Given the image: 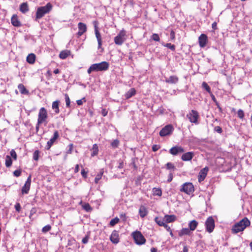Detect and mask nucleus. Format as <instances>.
<instances>
[{
    "mask_svg": "<svg viewBox=\"0 0 252 252\" xmlns=\"http://www.w3.org/2000/svg\"><path fill=\"white\" fill-rule=\"evenodd\" d=\"M139 214L141 218L145 217L148 214L146 208L144 206H141L139 209Z\"/></svg>",
    "mask_w": 252,
    "mask_h": 252,
    "instance_id": "22",
    "label": "nucleus"
},
{
    "mask_svg": "<svg viewBox=\"0 0 252 252\" xmlns=\"http://www.w3.org/2000/svg\"><path fill=\"white\" fill-rule=\"evenodd\" d=\"M39 152L38 150H36L33 154V158L35 160H37L39 158Z\"/></svg>",
    "mask_w": 252,
    "mask_h": 252,
    "instance_id": "41",
    "label": "nucleus"
},
{
    "mask_svg": "<svg viewBox=\"0 0 252 252\" xmlns=\"http://www.w3.org/2000/svg\"><path fill=\"white\" fill-rule=\"evenodd\" d=\"M152 38L153 40L156 41H159L160 40V38L159 37V36L157 33H154L152 35Z\"/></svg>",
    "mask_w": 252,
    "mask_h": 252,
    "instance_id": "45",
    "label": "nucleus"
},
{
    "mask_svg": "<svg viewBox=\"0 0 252 252\" xmlns=\"http://www.w3.org/2000/svg\"><path fill=\"white\" fill-rule=\"evenodd\" d=\"M94 32L95 37L97 39V41L98 42V49H100L102 46V38L101 34L98 31V28L96 25L94 26Z\"/></svg>",
    "mask_w": 252,
    "mask_h": 252,
    "instance_id": "17",
    "label": "nucleus"
},
{
    "mask_svg": "<svg viewBox=\"0 0 252 252\" xmlns=\"http://www.w3.org/2000/svg\"><path fill=\"white\" fill-rule=\"evenodd\" d=\"M250 224L251 222L247 218H244L233 226L231 229L232 233L236 234L243 231L247 227L250 226Z\"/></svg>",
    "mask_w": 252,
    "mask_h": 252,
    "instance_id": "1",
    "label": "nucleus"
},
{
    "mask_svg": "<svg viewBox=\"0 0 252 252\" xmlns=\"http://www.w3.org/2000/svg\"><path fill=\"white\" fill-rule=\"evenodd\" d=\"M18 88L20 92L22 94H28V91L26 89L25 86L22 84H19L18 86Z\"/></svg>",
    "mask_w": 252,
    "mask_h": 252,
    "instance_id": "30",
    "label": "nucleus"
},
{
    "mask_svg": "<svg viewBox=\"0 0 252 252\" xmlns=\"http://www.w3.org/2000/svg\"><path fill=\"white\" fill-rule=\"evenodd\" d=\"M164 46L169 48L172 51H174L175 49V46L173 44H171V43H167Z\"/></svg>",
    "mask_w": 252,
    "mask_h": 252,
    "instance_id": "46",
    "label": "nucleus"
},
{
    "mask_svg": "<svg viewBox=\"0 0 252 252\" xmlns=\"http://www.w3.org/2000/svg\"><path fill=\"white\" fill-rule=\"evenodd\" d=\"M20 10L23 13H25L29 11V7L27 3H22L20 6Z\"/></svg>",
    "mask_w": 252,
    "mask_h": 252,
    "instance_id": "24",
    "label": "nucleus"
},
{
    "mask_svg": "<svg viewBox=\"0 0 252 252\" xmlns=\"http://www.w3.org/2000/svg\"><path fill=\"white\" fill-rule=\"evenodd\" d=\"M72 147H73V145L72 144L69 145V149L67 152V154L71 153L72 150Z\"/></svg>",
    "mask_w": 252,
    "mask_h": 252,
    "instance_id": "62",
    "label": "nucleus"
},
{
    "mask_svg": "<svg viewBox=\"0 0 252 252\" xmlns=\"http://www.w3.org/2000/svg\"><path fill=\"white\" fill-rule=\"evenodd\" d=\"M36 212V209L35 208H32L31 210L30 211V218H31L32 215H33L34 214H35Z\"/></svg>",
    "mask_w": 252,
    "mask_h": 252,
    "instance_id": "51",
    "label": "nucleus"
},
{
    "mask_svg": "<svg viewBox=\"0 0 252 252\" xmlns=\"http://www.w3.org/2000/svg\"><path fill=\"white\" fill-rule=\"evenodd\" d=\"M153 192L154 195H157L160 196L162 195V191L160 189L154 188L153 189Z\"/></svg>",
    "mask_w": 252,
    "mask_h": 252,
    "instance_id": "33",
    "label": "nucleus"
},
{
    "mask_svg": "<svg viewBox=\"0 0 252 252\" xmlns=\"http://www.w3.org/2000/svg\"><path fill=\"white\" fill-rule=\"evenodd\" d=\"M60 101L58 100L55 101L53 102L52 108L53 109L55 110V112L56 113H59L60 112L59 105Z\"/></svg>",
    "mask_w": 252,
    "mask_h": 252,
    "instance_id": "28",
    "label": "nucleus"
},
{
    "mask_svg": "<svg viewBox=\"0 0 252 252\" xmlns=\"http://www.w3.org/2000/svg\"><path fill=\"white\" fill-rule=\"evenodd\" d=\"M194 156V153L193 152H188L183 154L181 157L182 160L185 161H190Z\"/></svg>",
    "mask_w": 252,
    "mask_h": 252,
    "instance_id": "16",
    "label": "nucleus"
},
{
    "mask_svg": "<svg viewBox=\"0 0 252 252\" xmlns=\"http://www.w3.org/2000/svg\"><path fill=\"white\" fill-rule=\"evenodd\" d=\"M109 63L106 62H102L98 63L92 64L87 70L88 74H91L93 71H105L108 69Z\"/></svg>",
    "mask_w": 252,
    "mask_h": 252,
    "instance_id": "2",
    "label": "nucleus"
},
{
    "mask_svg": "<svg viewBox=\"0 0 252 252\" xmlns=\"http://www.w3.org/2000/svg\"><path fill=\"white\" fill-rule=\"evenodd\" d=\"M197 224H198V222L196 220H191V221H190V222L189 224V229L191 231L194 230L195 229V228H196Z\"/></svg>",
    "mask_w": 252,
    "mask_h": 252,
    "instance_id": "29",
    "label": "nucleus"
},
{
    "mask_svg": "<svg viewBox=\"0 0 252 252\" xmlns=\"http://www.w3.org/2000/svg\"><path fill=\"white\" fill-rule=\"evenodd\" d=\"M119 144V141L118 140H115L111 143V146L113 148H117Z\"/></svg>",
    "mask_w": 252,
    "mask_h": 252,
    "instance_id": "44",
    "label": "nucleus"
},
{
    "mask_svg": "<svg viewBox=\"0 0 252 252\" xmlns=\"http://www.w3.org/2000/svg\"><path fill=\"white\" fill-rule=\"evenodd\" d=\"M35 59V56L33 54H29L27 57V61L30 64H32L34 63Z\"/></svg>",
    "mask_w": 252,
    "mask_h": 252,
    "instance_id": "27",
    "label": "nucleus"
},
{
    "mask_svg": "<svg viewBox=\"0 0 252 252\" xmlns=\"http://www.w3.org/2000/svg\"><path fill=\"white\" fill-rule=\"evenodd\" d=\"M110 240L113 244H118L119 242V232L117 230L113 231L110 237Z\"/></svg>",
    "mask_w": 252,
    "mask_h": 252,
    "instance_id": "14",
    "label": "nucleus"
},
{
    "mask_svg": "<svg viewBox=\"0 0 252 252\" xmlns=\"http://www.w3.org/2000/svg\"><path fill=\"white\" fill-rule=\"evenodd\" d=\"M126 32L124 30L120 31L119 33L114 38V42L116 44L121 45L126 40Z\"/></svg>",
    "mask_w": 252,
    "mask_h": 252,
    "instance_id": "6",
    "label": "nucleus"
},
{
    "mask_svg": "<svg viewBox=\"0 0 252 252\" xmlns=\"http://www.w3.org/2000/svg\"><path fill=\"white\" fill-rule=\"evenodd\" d=\"M166 168L167 169H175V167L173 164L170 162H168L166 164Z\"/></svg>",
    "mask_w": 252,
    "mask_h": 252,
    "instance_id": "47",
    "label": "nucleus"
},
{
    "mask_svg": "<svg viewBox=\"0 0 252 252\" xmlns=\"http://www.w3.org/2000/svg\"><path fill=\"white\" fill-rule=\"evenodd\" d=\"M184 152V149L180 146L173 147L169 150V153L173 156H176L179 154L183 153Z\"/></svg>",
    "mask_w": 252,
    "mask_h": 252,
    "instance_id": "11",
    "label": "nucleus"
},
{
    "mask_svg": "<svg viewBox=\"0 0 252 252\" xmlns=\"http://www.w3.org/2000/svg\"><path fill=\"white\" fill-rule=\"evenodd\" d=\"M168 231H171V228L170 226H169L166 223H164V225L163 226Z\"/></svg>",
    "mask_w": 252,
    "mask_h": 252,
    "instance_id": "59",
    "label": "nucleus"
},
{
    "mask_svg": "<svg viewBox=\"0 0 252 252\" xmlns=\"http://www.w3.org/2000/svg\"><path fill=\"white\" fill-rule=\"evenodd\" d=\"M172 179H173V174L172 173H171L169 174L168 179L167 181L168 182H170L172 180Z\"/></svg>",
    "mask_w": 252,
    "mask_h": 252,
    "instance_id": "60",
    "label": "nucleus"
},
{
    "mask_svg": "<svg viewBox=\"0 0 252 252\" xmlns=\"http://www.w3.org/2000/svg\"><path fill=\"white\" fill-rule=\"evenodd\" d=\"M159 148H160L159 146L157 145H154L152 146V150L154 152H156L159 149Z\"/></svg>",
    "mask_w": 252,
    "mask_h": 252,
    "instance_id": "55",
    "label": "nucleus"
},
{
    "mask_svg": "<svg viewBox=\"0 0 252 252\" xmlns=\"http://www.w3.org/2000/svg\"><path fill=\"white\" fill-rule=\"evenodd\" d=\"M48 118L47 110L44 107H42L39 109L37 122L38 124H42L44 123H47L46 120Z\"/></svg>",
    "mask_w": 252,
    "mask_h": 252,
    "instance_id": "5",
    "label": "nucleus"
},
{
    "mask_svg": "<svg viewBox=\"0 0 252 252\" xmlns=\"http://www.w3.org/2000/svg\"><path fill=\"white\" fill-rule=\"evenodd\" d=\"M205 226L207 231L209 233H211L215 227L214 220L212 217H209L206 220L205 222Z\"/></svg>",
    "mask_w": 252,
    "mask_h": 252,
    "instance_id": "8",
    "label": "nucleus"
},
{
    "mask_svg": "<svg viewBox=\"0 0 252 252\" xmlns=\"http://www.w3.org/2000/svg\"><path fill=\"white\" fill-rule=\"evenodd\" d=\"M174 130V127L171 125H168L163 127L159 132L161 137H164L172 134Z\"/></svg>",
    "mask_w": 252,
    "mask_h": 252,
    "instance_id": "7",
    "label": "nucleus"
},
{
    "mask_svg": "<svg viewBox=\"0 0 252 252\" xmlns=\"http://www.w3.org/2000/svg\"><path fill=\"white\" fill-rule=\"evenodd\" d=\"M136 94V91L134 88L130 89L125 94L126 98L128 99L134 95Z\"/></svg>",
    "mask_w": 252,
    "mask_h": 252,
    "instance_id": "25",
    "label": "nucleus"
},
{
    "mask_svg": "<svg viewBox=\"0 0 252 252\" xmlns=\"http://www.w3.org/2000/svg\"><path fill=\"white\" fill-rule=\"evenodd\" d=\"M10 155L14 159H16L17 154L14 150H12L10 151Z\"/></svg>",
    "mask_w": 252,
    "mask_h": 252,
    "instance_id": "49",
    "label": "nucleus"
},
{
    "mask_svg": "<svg viewBox=\"0 0 252 252\" xmlns=\"http://www.w3.org/2000/svg\"><path fill=\"white\" fill-rule=\"evenodd\" d=\"M237 114H238V117L240 119H243V118L244 117V111L242 110L239 109L238 111Z\"/></svg>",
    "mask_w": 252,
    "mask_h": 252,
    "instance_id": "42",
    "label": "nucleus"
},
{
    "mask_svg": "<svg viewBox=\"0 0 252 252\" xmlns=\"http://www.w3.org/2000/svg\"><path fill=\"white\" fill-rule=\"evenodd\" d=\"M170 38L171 39H174L175 38V32L173 31H172L170 32Z\"/></svg>",
    "mask_w": 252,
    "mask_h": 252,
    "instance_id": "61",
    "label": "nucleus"
},
{
    "mask_svg": "<svg viewBox=\"0 0 252 252\" xmlns=\"http://www.w3.org/2000/svg\"><path fill=\"white\" fill-rule=\"evenodd\" d=\"M199 117L198 112L195 110H191V112L187 115V117L191 123L197 124Z\"/></svg>",
    "mask_w": 252,
    "mask_h": 252,
    "instance_id": "10",
    "label": "nucleus"
},
{
    "mask_svg": "<svg viewBox=\"0 0 252 252\" xmlns=\"http://www.w3.org/2000/svg\"><path fill=\"white\" fill-rule=\"evenodd\" d=\"M11 23L15 27H20L21 26V23L18 19L17 15H14L11 17Z\"/></svg>",
    "mask_w": 252,
    "mask_h": 252,
    "instance_id": "21",
    "label": "nucleus"
},
{
    "mask_svg": "<svg viewBox=\"0 0 252 252\" xmlns=\"http://www.w3.org/2000/svg\"><path fill=\"white\" fill-rule=\"evenodd\" d=\"M132 236L137 245H141L145 243L146 239L140 231L133 232Z\"/></svg>",
    "mask_w": 252,
    "mask_h": 252,
    "instance_id": "4",
    "label": "nucleus"
},
{
    "mask_svg": "<svg viewBox=\"0 0 252 252\" xmlns=\"http://www.w3.org/2000/svg\"><path fill=\"white\" fill-rule=\"evenodd\" d=\"M51 229V226L50 225H47L43 227L42 229V231L43 233H46L50 231Z\"/></svg>",
    "mask_w": 252,
    "mask_h": 252,
    "instance_id": "40",
    "label": "nucleus"
},
{
    "mask_svg": "<svg viewBox=\"0 0 252 252\" xmlns=\"http://www.w3.org/2000/svg\"><path fill=\"white\" fill-rule=\"evenodd\" d=\"M183 252H188V248L187 246H185L184 247Z\"/></svg>",
    "mask_w": 252,
    "mask_h": 252,
    "instance_id": "64",
    "label": "nucleus"
},
{
    "mask_svg": "<svg viewBox=\"0 0 252 252\" xmlns=\"http://www.w3.org/2000/svg\"><path fill=\"white\" fill-rule=\"evenodd\" d=\"M78 32L77 34L79 36H81L87 31L86 25L84 23L80 22L78 24Z\"/></svg>",
    "mask_w": 252,
    "mask_h": 252,
    "instance_id": "18",
    "label": "nucleus"
},
{
    "mask_svg": "<svg viewBox=\"0 0 252 252\" xmlns=\"http://www.w3.org/2000/svg\"><path fill=\"white\" fill-rule=\"evenodd\" d=\"M208 170L209 168L207 167H205L200 171L198 178L199 182H201L204 180L207 176Z\"/></svg>",
    "mask_w": 252,
    "mask_h": 252,
    "instance_id": "15",
    "label": "nucleus"
},
{
    "mask_svg": "<svg viewBox=\"0 0 252 252\" xmlns=\"http://www.w3.org/2000/svg\"><path fill=\"white\" fill-rule=\"evenodd\" d=\"M51 9L52 5L50 3H48L45 6L39 7L36 12V18H41L45 14L49 13Z\"/></svg>",
    "mask_w": 252,
    "mask_h": 252,
    "instance_id": "3",
    "label": "nucleus"
},
{
    "mask_svg": "<svg viewBox=\"0 0 252 252\" xmlns=\"http://www.w3.org/2000/svg\"><path fill=\"white\" fill-rule=\"evenodd\" d=\"M119 221V219L117 217L115 218L114 219L111 220L110 222V225L112 226H114L115 224L118 223Z\"/></svg>",
    "mask_w": 252,
    "mask_h": 252,
    "instance_id": "38",
    "label": "nucleus"
},
{
    "mask_svg": "<svg viewBox=\"0 0 252 252\" xmlns=\"http://www.w3.org/2000/svg\"><path fill=\"white\" fill-rule=\"evenodd\" d=\"M179 79L176 76H171L169 78L165 79V82L170 84H176L178 82Z\"/></svg>",
    "mask_w": 252,
    "mask_h": 252,
    "instance_id": "20",
    "label": "nucleus"
},
{
    "mask_svg": "<svg viewBox=\"0 0 252 252\" xmlns=\"http://www.w3.org/2000/svg\"><path fill=\"white\" fill-rule=\"evenodd\" d=\"M83 101H84V102H86V99H85V97L81 99H79V100H77V104L78 105H81L83 104Z\"/></svg>",
    "mask_w": 252,
    "mask_h": 252,
    "instance_id": "53",
    "label": "nucleus"
},
{
    "mask_svg": "<svg viewBox=\"0 0 252 252\" xmlns=\"http://www.w3.org/2000/svg\"><path fill=\"white\" fill-rule=\"evenodd\" d=\"M103 174V169H101L99 173L97 174L96 177L94 179V182L95 184H97L98 181L101 179Z\"/></svg>",
    "mask_w": 252,
    "mask_h": 252,
    "instance_id": "35",
    "label": "nucleus"
},
{
    "mask_svg": "<svg viewBox=\"0 0 252 252\" xmlns=\"http://www.w3.org/2000/svg\"><path fill=\"white\" fill-rule=\"evenodd\" d=\"M92 150L93 151L92 153L91 154L92 157H94V156L97 155L98 152V146L96 144H94L93 145Z\"/></svg>",
    "mask_w": 252,
    "mask_h": 252,
    "instance_id": "32",
    "label": "nucleus"
},
{
    "mask_svg": "<svg viewBox=\"0 0 252 252\" xmlns=\"http://www.w3.org/2000/svg\"><path fill=\"white\" fill-rule=\"evenodd\" d=\"M31 184V176H30L28 178L24 186L23 187V188L22 189V194H28L29 193V191L30 189Z\"/></svg>",
    "mask_w": 252,
    "mask_h": 252,
    "instance_id": "13",
    "label": "nucleus"
},
{
    "mask_svg": "<svg viewBox=\"0 0 252 252\" xmlns=\"http://www.w3.org/2000/svg\"><path fill=\"white\" fill-rule=\"evenodd\" d=\"M75 173H77L79 171V165L76 164L75 168Z\"/></svg>",
    "mask_w": 252,
    "mask_h": 252,
    "instance_id": "63",
    "label": "nucleus"
},
{
    "mask_svg": "<svg viewBox=\"0 0 252 252\" xmlns=\"http://www.w3.org/2000/svg\"><path fill=\"white\" fill-rule=\"evenodd\" d=\"M59 137V134L58 131L57 130L55 131L53 136L47 142L46 145V149L47 150H49L51 147Z\"/></svg>",
    "mask_w": 252,
    "mask_h": 252,
    "instance_id": "12",
    "label": "nucleus"
},
{
    "mask_svg": "<svg viewBox=\"0 0 252 252\" xmlns=\"http://www.w3.org/2000/svg\"><path fill=\"white\" fill-rule=\"evenodd\" d=\"M202 86L204 89L206 90L207 92H208L209 94H211V88L208 85L207 83L203 82L202 83Z\"/></svg>",
    "mask_w": 252,
    "mask_h": 252,
    "instance_id": "37",
    "label": "nucleus"
},
{
    "mask_svg": "<svg viewBox=\"0 0 252 252\" xmlns=\"http://www.w3.org/2000/svg\"><path fill=\"white\" fill-rule=\"evenodd\" d=\"M210 94H211V96L212 99L213 100V101L215 102L216 103V105L218 106V107L220 109V110H221V108L219 106V104L217 102V100H216L215 96L212 93Z\"/></svg>",
    "mask_w": 252,
    "mask_h": 252,
    "instance_id": "50",
    "label": "nucleus"
},
{
    "mask_svg": "<svg viewBox=\"0 0 252 252\" xmlns=\"http://www.w3.org/2000/svg\"><path fill=\"white\" fill-rule=\"evenodd\" d=\"M163 219L165 222H171L175 220V217L174 215H165Z\"/></svg>",
    "mask_w": 252,
    "mask_h": 252,
    "instance_id": "26",
    "label": "nucleus"
},
{
    "mask_svg": "<svg viewBox=\"0 0 252 252\" xmlns=\"http://www.w3.org/2000/svg\"><path fill=\"white\" fill-rule=\"evenodd\" d=\"M89 237L88 235L86 236L84 238H83L82 240V242L83 244H87L88 242Z\"/></svg>",
    "mask_w": 252,
    "mask_h": 252,
    "instance_id": "52",
    "label": "nucleus"
},
{
    "mask_svg": "<svg viewBox=\"0 0 252 252\" xmlns=\"http://www.w3.org/2000/svg\"><path fill=\"white\" fill-rule=\"evenodd\" d=\"M87 173L85 171L84 169H83L82 171H81V175L82 176L84 177V178H86L87 177Z\"/></svg>",
    "mask_w": 252,
    "mask_h": 252,
    "instance_id": "58",
    "label": "nucleus"
},
{
    "mask_svg": "<svg viewBox=\"0 0 252 252\" xmlns=\"http://www.w3.org/2000/svg\"><path fill=\"white\" fill-rule=\"evenodd\" d=\"M65 100L66 106L67 107H69L70 106V99H69V96L67 94H65Z\"/></svg>",
    "mask_w": 252,
    "mask_h": 252,
    "instance_id": "43",
    "label": "nucleus"
},
{
    "mask_svg": "<svg viewBox=\"0 0 252 252\" xmlns=\"http://www.w3.org/2000/svg\"><path fill=\"white\" fill-rule=\"evenodd\" d=\"M21 174V170H16L14 171L13 175L16 177H19Z\"/></svg>",
    "mask_w": 252,
    "mask_h": 252,
    "instance_id": "48",
    "label": "nucleus"
},
{
    "mask_svg": "<svg viewBox=\"0 0 252 252\" xmlns=\"http://www.w3.org/2000/svg\"><path fill=\"white\" fill-rule=\"evenodd\" d=\"M199 44L201 47L205 46L207 41V36L204 34H201L199 37Z\"/></svg>",
    "mask_w": 252,
    "mask_h": 252,
    "instance_id": "19",
    "label": "nucleus"
},
{
    "mask_svg": "<svg viewBox=\"0 0 252 252\" xmlns=\"http://www.w3.org/2000/svg\"><path fill=\"white\" fill-rule=\"evenodd\" d=\"M155 221L157 223V224L159 226H163L164 225V223H165L164 219L162 220L158 217H156L155 219Z\"/></svg>",
    "mask_w": 252,
    "mask_h": 252,
    "instance_id": "36",
    "label": "nucleus"
},
{
    "mask_svg": "<svg viewBox=\"0 0 252 252\" xmlns=\"http://www.w3.org/2000/svg\"><path fill=\"white\" fill-rule=\"evenodd\" d=\"M70 54V52L69 50H65L62 51L59 57L62 59H66L68 56H69Z\"/></svg>",
    "mask_w": 252,
    "mask_h": 252,
    "instance_id": "23",
    "label": "nucleus"
},
{
    "mask_svg": "<svg viewBox=\"0 0 252 252\" xmlns=\"http://www.w3.org/2000/svg\"><path fill=\"white\" fill-rule=\"evenodd\" d=\"M190 231L189 228H183L179 232V236H182L185 235H189Z\"/></svg>",
    "mask_w": 252,
    "mask_h": 252,
    "instance_id": "31",
    "label": "nucleus"
},
{
    "mask_svg": "<svg viewBox=\"0 0 252 252\" xmlns=\"http://www.w3.org/2000/svg\"><path fill=\"white\" fill-rule=\"evenodd\" d=\"M180 191L189 194L194 191L193 186L192 183H186L183 185L182 188L180 189Z\"/></svg>",
    "mask_w": 252,
    "mask_h": 252,
    "instance_id": "9",
    "label": "nucleus"
},
{
    "mask_svg": "<svg viewBox=\"0 0 252 252\" xmlns=\"http://www.w3.org/2000/svg\"><path fill=\"white\" fill-rule=\"evenodd\" d=\"M215 130L216 131H217L218 133H221L222 132V129L219 126H217L215 127Z\"/></svg>",
    "mask_w": 252,
    "mask_h": 252,
    "instance_id": "57",
    "label": "nucleus"
},
{
    "mask_svg": "<svg viewBox=\"0 0 252 252\" xmlns=\"http://www.w3.org/2000/svg\"><path fill=\"white\" fill-rule=\"evenodd\" d=\"M101 113L103 116L105 117L107 115L108 111L106 109L103 108L101 110Z\"/></svg>",
    "mask_w": 252,
    "mask_h": 252,
    "instance_id": "54",
    "label": "nucleus"
},
{
    "mask_svg": "<svg viewBox=\"0 0 252 252\" xmlns=\"http://www.w3.org/2000/svg\"><path fill=\"white\" fill-rule=\"evenodd\" d=\"M12 161L11 157L9 156H6L5 158V166L7 167H9L11 166Z\"/></svg>",
    "mask_w": 252,
    "mask_h": 252,
    "instance_id": "34",
    "label": "nucleus"
},
{
    "mask_svg": "<svg viewBox=\"0 0 252 252\" xmlns=\"http://www.w3.org/2000/svg\"><path fill=\"white\" fill-rule=\"evenodd\" d=\"M82 207L87 212H89L92 210L91 207L89 203H84L82 205Z\"/></svg>",
    "mask_w": 252,
    "mask_h": 252,
    "instance_id": "39",
    "label": "nucleus"
},
{
    "mask_svg": "<svg viewBox=\"0 0 252 252\" xmlns=\"http://www.w3.org/2000/svg\"><path fill=\"white\" fill-rule=\"evenodd\" d=\"M15 210L17 212H20V211L21 210V205H20V204L19 203H16L15 204Z\"/></svg>",
    "mask_w": 252,
    "mask_h": 252,
    "instance_id": "56",
    "label": "nucleus"
}]
</instances>
